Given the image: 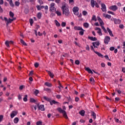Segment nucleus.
Wrapping results in <instances>:
<instances>
[{
  "instance_id": "nucleus-1",
  "label": "nucleus",
  "mask_w": 125,
  "mask_h": 125,
  "mask_svg": "<svg viewBox=\"0 0 125 125\" xmlns=\"http://www.w3.org/2000/svg\"><path fill=\"white\" fill-rule=\"evenodd\" d=\"M62 14H64L65 16H69L70 15V11L69 9L66 7L65 5H63L62 7Z\"/></svg>"
},
{
  "instance_id": "nucleus-10",
  "label": "nucleus",
  "mask_w": 125,
  "mask_h": 125,
  "mask_svg": "<svg viewBox=\"0 0 125 125\" xmlns=\"http://www.w3.org/2000/svg\"><path fill=\"white\" fill-rule=\"evenodd\" d=\"M74 30H76L77 31H83V29L81 26H75Z\"/></svg>"
},
{
  "instance_id": "nucleus-34",
  "label": "nucleus",
  "mask_w": 125,
  "mask_h": 125,
  "mask_svg": "<svg viewBox=\"0 0 125 125\" xmlns=\"http://www.w3.org/2000/svg\"><path fill=\"white\" fill-rule=\"evenodd\" d=\"M9 15L10 16V17H12V18H13V17H14V13H13V12L10 11L9 12Z\"/></svg>"
},
{
  "instance_id": "nucleus-19",
  "label": "nucleus",
  "mask_w": 125,
  "mask_h": 125,
  "mask_svg": "<svg viewBox=\"0 0 125 125\" xmlns=\"http://www.w3.org/2000/svg\"><path fill=\"white\" fill-rule=\"evenodd\" d=\"M95 5V1L94 0H91V6L92 7H94Z\"/></svg>"
},
{
  "instance_id": "nucleus-6",
  "label": "nucleus",
  "mask_w": 125,
  "mask_h": 125,
  "mask_svg": "<svg viewBox=\"0 0 125 125\" xmlns=\"http://www.w3.org/2000/svg\"><path fill=\"white\" fill-rule=\"evenodd\" d=\"M109 9L113 11H116V10H118V6L116 5L111 6L109 7Z\"/></svg>"
},
{
  "instance_id": "nucleus-4",
  "label": "nucleus",
  "mask_w": 125,
  "mask_h": 125,
  "mask_svg": "<svg viewBox=\"0 0 125 125\" xmlns=\"http://www.w3.org/2000/svg\"><path fill=\"white\" fill-rule=\"evenodd\" d=\"M101 10H102L103 12H106L107 11L106 8V5L104 3H101Z\"/></svg>"
},
{
  "instance_id": "nucleus-23",
  "label": "nucleus",
  "mask_w": 125,
  "mask_h": 125,
  "mask_svg": "<svg viewBox=\"0 0 125 125\" xmlns=\"http://www.w3.org/2000/svg\"><path fill=\"white\" fill-rule=\"evenodd\" d=\"M19 122V118L18 117H16L14 119V123L15 124H17Z\"/></svg>"
},
{
  "instance_id": "nucleus-24",
  "label": "nucleus",
  "mask_w": 125,
  "mask_h": 125,
  "mask_svg": "<svg viewBox=\"0 0 125 125\" xmlns=\"http://www.w3.org/2000/svg\"><path fill=\"white\" fill-rule=\"evenodd\" d=\"M78 11H79V7H74L73 8V12H78Z\"/></svg>"
},
{
  "instance_id": "nucleus-64",
  "label": "nucleus",
  "mask_w": 125,
  "mask_h": 125,
  "mask_svg": "<svg viewBox=\"0 0 125 125\" xmlns=\"http://www.w3.org/2000/svg\"><path fill=\"white\" fill-rule=\"evenodd\" d=\"M89 49H90L89 46H88V45H86V50H89Z\"/></svg>"
},
{
  "instance_id": "nucleus-2",
  "label": "nucleus",
  "mask_w": 125,
  "mask_h": 125,
  "mask_svg": "<svg viewBox=\"0 0 125 125\" xmlns=\"http://www.w3.org/2000/svg\"><path fill=\"white\" fill-rule=\"evenodd\" d=\"M57 110H58V112L59 113H61L62 114L63 116L65 119H68V116H67V113H66V111L65 110H63L62 108L61 107H59L57 108Z\"/></svg>"
},
{
  "instance_id": "nucleus-30",
  "label": "nucleus",
  "mask_w": 125,
  "mask_h": 125,
  "mask_svg": "<svg viewBox=\"0 0 125 125\" xmlns=\"http://www.w3.org/2000/svg\"><path fill=\"white\" fill-rule=\"evenodd\" d=\"M92 21H97V19H96V16L95 15H93L92 17Z\"/></svg>"
},
{
  "instance_id": "nucleus-27",
  "label": "nucleus",
  "mask_w": 125,
  "mask_h": 125,
  "mask_svg": "<svg viewBox=\"0 0 125 125\" xmlns=\"http://www.w3.org/2000/svg\"><path fill=\"white\" fill-rule=\"evenodd\" d=\"M83 26L85 28H88V27H89V24L87 22H85L83 23Z\"/></svg>"
},
{
  "instance_id": "nucleus-42",
  "label": "nucleus",
  "mask_w": 125,
  "mask_h": 125,
  "mask_svg": "<svg viewBox=\"0 0 125 125\" xmlns=\"http://www.w3.org/2000/svg\"><path fill=\"white\" fill-rule=\"evenodd\" d=\"M2 120H3V115H0V123H1V122H2Z\"/></svg>"
},
{
  "instance_id": "nucleus-14",
  "label": "nucleus",
  "mask_w": 125,
  "mask_h": 125,
  "mask_svg": "<svg viewBox=\"0 0 125 125\" xmlns=\"http://www.w3.org/2000/svg\"><path fill=\"white\" fill-rule=\"evenodd\" d=\"M122 21L119 19H114V23L115 24H120Z\"/></svg>"
},
{
  "instance_id": "nucleus-53",
  "label": "nucleus",
  "mask_w": 125,
  "mask_h": 125,
  "mask_svg": "<svg viewBox=\"0 0 125 125\" xmlns=\"http://www.w3.org/2000/svg\"><path fill=\"white\" fill-rule=\"evenodd\" d=\"M83 15H84V16H85V15H86V14H87V12H86L85 11H83Z\"/></svg>"
},
{
  "instance_id": "nucleus-5",
  "label": "nucleus",
  "mask_w": 125,
  "mask_h": 125,
  "mask_svg": "<svg viewBox=\"0 0 125 125\" xmlns=\"http://www.w3.org/2000/svg\"><path fill=\"white\" fill-rule=\"evenodd\" d=\"M14 43V42H13V41H6L5 42V45H6L7 47H10V46H9V43L10 44H13V43Z\"/></svg>"
},
{
  "instance_id": "nucleus-54",
  "label": "nucleus",
  "mask_w": 125,
  "mask_h": 125,
  "mask_svg": "<svg viewBox=\"0 0 125 125\" xmlns=\"http://www.w3.org/2000/svg\"><path fill=\"white\" fill-rule=\"evenodd\" d=\"M115 122H116V123H122V122H121L120 120H119V119L115 118Z\"/></svg>"
},
{
  "instance_id": "nucleus-41",
  "label": "nucleus",
  "mask_w": 125,
  "mask_h": 125,
  "mask_svg": "<svg viewBox=\"0 0 125 125\" xmlns=\"http://www.w3.org/2000/svg\"><path fill=\"white\" fill-rule=\"evenodd\" d=\"M15 4L16 5V6H19L20 4V2L19 1H16L15 2Z\"/></svg>"
},
{
  "instance_id": "nucleus-13",
  "label": "nucleus",
  "mask_w": 125,
  "mask_h": 125,
  "mask_svg": "<svg viewBox=\"0 0 125 125\" xmlns=\"http://www.w3.org/2000/svg\"><path fill=\"white\" fill-rule=\"evenodd\" d=\"M50 104V105H51V106H52L53 104H59V103L55 101V100H52V101H51Z\"/></svg>"
},
{
  "instance_id": "nucleus-40",
  "label": "nucleus",
  "mask_w": 125,
  "mask_h": 125,
  "mask_svg": "<svg viewBox=\"0 0 125 125\" xmlns=\"http://www.w3.org/2000/svg\"><path fill=\"white\" fill-rule=\"evenodd\" d=\"M29 22H30L31 26H33V23H34V21L33 20V19H30Z\"/></svg>"
},
{
  "instance_id": "nucleus-32",
  "label": "nucleus",
  "mask_w": 125,
  "mask_h": 125,
  "mask_svg": "<svg viewBox=\"0 0 125 125\" xmlns=\"http://www.w3.org/2000/svg\"><path fill=\"white\" fill-rule=\"evenodd\" d=\"M44 84L45 85H46V86H48L49 87H51V84H50V83L48 82L45 83Z\"/></svg>"
},
{
  "instance_id": "nucleus-25",
  "label": "nucleus",
  "mask_w": 125,
  "mask_h": 125,
  "mask_svg": "<svg viewBox=\"0 0 125 125\" xmlns=\"http://www.w3.org/2000/svg\"><path fill=\"white\" fill-rule=\"evenodd\" d=\"M20 41L21 43H22V44H23V45H25V46H27V43H26V42H25L23 40L21 39Z\"/></svg>"
},
{
  "instance_id": "nucleus-39",
  "label": "nucleus",
  "mask_w": 125,
  "mask_h": 125,
  "mask_svg": "<svg viewBox=\"0 0 125 125\" xmlns=\"http://www.w3.org/2000/svg\"><path fill=\"white\" fill-rule=\"evenodd\" d=\"M56 13L58 15V16H61V12L59 11H56Z\"/></svg>"
},
{
  "instance_id": "nucleus-20",
  "label": "nucleus",
  "mask_w": 125,
  "mask_h": 125,
  "mask_svg": "<svg viewBox=\"0 0 125 125\" xmlns=\"http://www.w3.org/2000/svg\"><path fill=\"white\" fill-rule=\"evenodd\" d=\"M50 11L56 12V8L54 7H50Z\"/></svg>"
},
{
  "instance_id": "nucleus-17",
  "label": "nucleus",
  "mask_w": 125,
  "mask_h": 125,
  "mask_svg": "<svg viewBox=\"0 0 125 125\" xmlns=\"http://www.w3.org/2000/svg\"><path fill=\"white\" fill-rule=\"evenodd\" d=\"M85 113V111L84 110H82L79 112L80 115L83 117L84 116V114Z\"/></svg>"
},
{
  "instance_id": "nucleus-9",
  "label": "nucleus",
  "mask_w": 125,
  "mask_h": 125,
  "mask_svg": "<svg viewBox=\"0 0 125 125\" xmlns=\"http://www.w3.org/2000/svg\"><path fill=\"white\" fill-rule=\"evenodd\" d=\"M38 109L41 111H45V108H44V105L43 104H41L40 106H38Z\"/></svg>"
},
{
  "instance_id": "nucleus-56",
  "label": "nucleus",
  "mask_w": 125,
  "mask_h": 125,
  "mask_svg": "<svg viewBox=\"0 0 125 125\" xmlns=\"http://www.w3.org/2000/svg\"><path fill=\"white\" fill-rule=\"evenodd\" d=\"M109 50H110L111 51H113V50H115L114 47H110L109 48Z\"/></svg>"
},
{
  "instance_id": "nucleus-26",
  "label": "nucleus",
  "mask_w": 125,
  "mask_h": 125,
  "mask_svg": "<svg viewBox=\"0 0 125 125\" xmlns=\"http://www.w3.org/2000/svg\"><path fill=\"white\" fill-rule=\"evenodd\" d=\"M91 115L93 117V119H94V120H95V119H96V114H95L94 112H92Z\"/></svg>"
},
{
  "instance_id": "nucleus-33",
  "label": "nucleus",
  "mask_w": 125,
  "mask_h": 125,
  "mask_svg": "<svg viewBox=\"0 0 125 125\" xmlns=\"http://www.w3.org/2000/svg\"><path fill=\"white\" fill-rule=\"evenodd\" d=\"M37 17L38 19H41V18H42V13H41V12L38 13Z\"/></svg>"
},
{
  "instance_id": "nucleus-35",
  "label": "nucleus",
  "mask_w": 125,
  "mask_h": 125,
  "mask_svg": "<svg viewBox=\"0 0 125 125\" xmlns=\"http://www.w3.org/2000/svg\"><path fill=\"white\" fill-rule=\"evenodd\" d=\"M28 97V95H25L24 96V97L23 98V101H24V102H27L28 99H27V98Z\"/></svg>"
},
{
  "instance_id": "nucleus-8",
  "label": "nucleus",
  "mask_w": 125,
  "mask_h": 125,
  "mask_svg": "<svg viewBox=\"0 0 125 125\" xmlns=\"http://www.w3.org/2000/svg\"><path fill=\"white\" fill-rule=\"evenodd\" d=\"M17 111H13L11 114V119H13V118H14V117H15V116H16V115H17Z\"/></svg>"
},
{
  "instance_id": "nucleus-21",
  "label": "nucleus",
  "mask_w": 125,
  "mask_h": 125,
  "mask_svg": "<svg viewBox=\"0 0 125 125\" xmlns=\"http://www.w3.org/2000/svg\"><path fill=\"white\" fill-rule=\"evenodd\" d=\"M9 3L12 7H14V4L13 3V2L12 1V0H10L9 1Z\"/></svg>"
},
{
  "instance_id": "nucleus-52",
  "label": "nucleus",
  "mask_w": 125,
  "mask_h": 125,
  "mask_svg": "<svg viewBox=\"0 0 125 125\" xmlns=\"http://www.w3.org/2000/svg\"><path fill=\"white\" fill-rule=\"evenodd\" d=\"M75 64H76V65H79L80 64V61L79 60L75 61Z\"/></svg>"
},
{
  "instance_id": "nucleus-12",
  "label": "nucleus",
  "mask_w": 125,
  "mask_h": 125,
  "mask_svg": "<svg viewBox=\"0 0 125 125\" xmlns=\"http://www.w3.org/2000/svg\"><path fill=\"white\" fill-rule=\"evenodd\" d=\"M88 39H89V40H90L91 41H92L93 42H95L97 41V38L96 37H88Z\"/></svg>"
},
{
  "instance_id": "nucleus-46",
  "label": "nucleus",
  "mask_w": 125,
  "mask_h": 125,
  "mask_svg": "<svg viewBox=\"0 0 125 125\" xmlns=\"http://www.w3.org/2000/svg\"><path fill=\"white\" fill-rule=\"evenodd\" d=\"M36 7H37L38 10H41L42 9V8H41V6H40L39 5H37L36 6Z\"/></svg>"
},
{
  "instance_id": "nucleus-48",
  "label": "nucleus",
  "mask_w": 125,
  "mask_h": 125,
  "mask_svg": "<svg viewBox=\"0 0 125 125\" xmlns=\"http://www.w3.org/2000/svg\"><path fill=\"white\" fill-rule=\"evenodd\" d=\"M38 2L40 3V5H42V4H43V2H42V0H38Z\"/></svg>"
},
{
  "instance_id": "nucleus-55",
  "label": "nucleus",
  "mask_w": 125,
  "mask_h": 125,
  "mask_svg": "<svg viewBox=\"0 0 125 125\" xmlns=\"http://www.w3.org/2000/svg\"><path fill=\"white\" fill-rule=\"evenodd\" d=\"M107 13H109V14H112V15H115V13L111 12L110 11H108Z\"/></svg>"
},
{
  "instance_id": "nucleus-50",
  "label": "nucleus",
  "mask_w": 125,
  "mask_h": 125,
  "mask_svg": "<svg viewBox=\"0 0 125 125\" xmlns=\"http://www.w3.org/2000/svg\"><path fill=\"white\" fill-rule=\"evenodd\" d=\"M99 22H100V24L101 26V25H104V22H103V21L101 20V21H99Z\"/></svg>"
},
{
  "instance_id": "nucleus-29",
  "label": "nucleus",
  "mask_w": 125,
  "mask_h": 125,
  "mask_svg": "<svg viewBox=\"0 0 125 125\" xmlns=\"http://www.w3.org/2000/svg\"><path fill=\"white\" fill-rule=\"evenodd\" d=\"M30 102L32 103H37V101H36V100H35L34 98H31L30 99Z\"/></svg>"
},
{
  "instance_id": "nucleus-7",
  "label": "nucleus",
  "mask_w": 125,
  "mask_h": 125,
  "mask_svg": "<svg viewBox=\"0 0 125 125\" xmlns=\"http://www.w3.org/2000/svg\"><path fill=\"white\" fill-rule=\"evenodd\" d=\"M4 21H5L6 22H7V23H8L9 24H10V23H12V21H13V20H12V19H10V18L7 19L6 18V17H4Z\"/></svg>"
},
{
  "instance_id": "nucleus-63",
  "label": "nucleus",
  "mask_w": 125,
  "mask_h": 125,
  "mask_svg": "<svg viewBox=\"0 0 125 125\" xmlns=\"http://www.w3.org/2000/svg\"><path fill=\"white\" fill-rule=\"evenodd\" d=\"M119 28H120V29H124V24H120L119 25Z\"/></svg>"
},
{
  "instance_id": "nucleus-45",
  "label": "nucleus",
  "mask_w": 125,
  "mask_h": 125,
  "mask_svg": "<svg viewBox=\"0 0 125 125\" xmlns=\"http://www.w3.org/2000/svg\"><path fill=\"white\" fill-rule=\"evenodd\" d=\"M42 124V121H38L36 123L37 125H41Z\"/></svg>"
},
{
  "instance_id": "nucleus-57",
  "label": "nucleus",
  "mask_w": 125,
  "mask_h": 125,
  "mask_svg": "<svg viewBox=\"0 0 125 125\" xmlns=\"http://www.w3.org/2000/svg\"><path fill=\"white\" fill-rule=\"evenodd\" d=\"M39 90H37V89H36L35 92H34L36 95H37V94H39Z\"/></svg>"
},
{
  "instance_id": "nucleus-22",
  "label": "nucleus",
  "mask_w": 125,
  "mask_h": 125,
  "mask_svg": "<svg viewBox=\"0 0 125 125\" xmlns=\"http://www.w3.org/2000/svg\"><path fill=\"white\" fill-rule=\"evenodd\" d=\"M95 53H96V54H97V55H98L99 57H101V58H103V55L101 54V53L97 51L95 52Z\"/></svg>"
},
{
  "instance_id": "nucleus-44",
  "label": "nucleus",
  "mask_w": 125,
  "mask_h": 125,
  "mask_svg": "<svg viewBox=\"0 0 125 125\" xmlns=\"http://www.w3.org/2000/svg\"><path fill=\"white\" fill-rule=\"evenodd\" d=\"M111 15L107 14L105 16V18H108V19H111Z\"/></svg>"
},
{
  "instance_id": "nucleus-15",
  "label": "nucleus",
  "mask_w": 125,
  "mask_h": 125,
  "mask_svg": "<svg viewBox=\"0 0 125 125\" xmlns=\"http://www.w3.org/2000/svg\"><path fill=\"white\" fill-rule=\"evenodd\" d=\"M46 72H47L48 75L52 79L53 78V77H54V75L53 74V73H51V72L48 70H46Z\"/></svg>"
},
{
  "instance_id": "nucleus-51",
  "label": "nucleus",
  "mask_w": 125,
  "mask_h": 125,
  "mask_svg": "<svg viewBox=\"0 0 125 125\" xmlns=\"http://www.w3.org/2000/svg\"><path fill=\"white\" fill-rule=\"evenodd\" d=\"M90 48L91 49V50H92L93 51H94V52L95 53V52H96V51H95V50L94 49V48H93V46H90Z\"/></svg>"
},
{
  "instance_id": "nucleus-60",
  "label": "nucleus",
  "mask_w": 125,
  "mask_h": 125,
  "mask_svg": "<svg viewBox=\"0 0 125 125\" xmlns=\"http://www.w3.org/2000/svg\"><path fill=\"white\" fill-rule=\"evenodd\" d=\"M79 97H76L75 98V101L76 102H79Z\"/></svg>"
},
{
  "instance_id": "nucleus-16",
  "label": "nucleus",
  "mask_w": 125,
  "mask_h": 125,
  "mask_svg": "<svg viewBox=\"0 0 125 125\" xmlns=\"http://www.w3.org/2000/svg\"><path fill=\"white\" fill-rule=\"evenodd\" d=\"M43 98V99H44V100H46V101H48V102H50V103L51 102V99L48 98L46 96H44Z\"/></svg>"
},
{
  "instance_id": "nucleus-59",
  "label": "nucleus",
  "mask_w": 125,
  "mask_h": 125,
  "mask_svg": "<svg viewBox=\"0 0 125 125\" xmlns=\"http://www.w3.org/2000/svg\"><path fill=\"white\" fill-rule=\"evenodd\" d=\"M55 5V3H52L50 4V7H54V6Z\"/></svg>"
},
{
  "instance_id": "nucleus-18",
  "label": "nucleus",
  "mask_w": 125,
  "mask_h": 125,
  "mask_svg": "<svg viewBox=\"0 0 125 125\" xmlns=\"http://www.w3.org/2000/svg\"><path fill=\"white\" fill-rule=\"evenodd\" d=\"M92 43L93 44V46H95V44L96 45H97V46H99V45H100V43L99 42H94Z\"/></svg>"
},
{
  "instance_id": "nucleus-43",
  "label": "nucleus",
  "mask_w": 125,
  "mask_h": 125,
  "mask_svg": "<svg viewBox=\"0 0 125 125\" xmlns=\"http://www.w3.org/2000/svg\"><path fill=\"white\" fill-rule=\"evenodd\" d=\"M39 65H40V64H39V63H38V62H36L34 64V66H35V68H38V67H39Z\"/></svg>"
},
{
  "instance_id": "nucleus-28",
  "label": "nucleus",
  "mask_w": 125,
  "mask_h": 125,
  "mask_svg": "<svg viewBox=\"0 0 125 125\" xmlns=\"http://www.w3.org/2000/svg\"><path fill=\"white\" fill-rule=\"evenodd\" d=\"M98 34H99V36H102V31L101 30V28H100L99 30L97 31Z\"/></svg>"
},
{
  "instance_id": "nucleus-11",
  "label": "nucleus",
  "mask_w": 125,
  "mask_h": 125,
  "mask_svg": "<svg viewBox=\"0 0 125 125\" xmlns=\"http://www.w3.org/2000/svg\"><path fill=\"white\" fill-rule=\"evenodd\" d=\"M85 70L86 71H87V72H88V73H89V74H91V75H92V74H93V72H92L91 69H90V68H89V67H85Z\"/></svg>"
},
{
  "instance_id": "nucleus-38",
  "label": "nucleus",
  "mask_w": 125,
  "mask_h": 125,
  "mask_svg": "<svg viewBox=\"0 0 125 125\" xmlns=\"http://www.w3.org/2000/svg\"><path fill=\"white\" fill-rule=\"evenodd\" d=\"M84 32V30L83 29V30H81L79 32V35L81 36H83V33Z\"/></svg>"
},
{
  "instance_id": "nucleus-61",
  "label": "nucleus",
  "mask_w": 125,
  "mask_h": 125,
  "mask_svg": "<svg viewBox=\"0 0 125 125\" xmlns=\"http://www.w3.org/2000/svg\"><path fill=\"white\" fill-rule=\"evenodd\" d=\"M95 5L96 7H97V8H98L99 7V5H98V3H97V2H95Z\"/></svg>"
},
{
  "instance_id": "nucleus-62",
  "label": "nucleus",
  "mask_w": 125,
  "mask_h": 125,
  "mask_svg": "<svg viewBox=\"0 0 125 125\" xmlns=\"http://www.w3.org/2000/svg\"><path fill=\"white\" fill-rule=\"evenodd\" d=\"M74 14H75V15L78 16L79 15V11L78 12H73Z\"/></svg>"
},
{
  "instance_id": "nucleus-58",
  "label": "nucleus",
  "mask_w": 125,
  "mask_h": 125,
  "mask_svg": "<svg viewBox=\"0 0 125 125\" xmlns=\"http://www.w3.org/2000/svg\"><path fill=\"white\" fill-rule=\"evenodd\" d=\"M55 16V13H51L50 15V17L52 18L53 17Z\"/></svg>"
},
{
  "instance_id": "nucleus-31",
  "label": "nucleus",
  "mask_w": 125,
  "mask_h": 125,
  "mask_svg": "<svg viewBox=\"0 0 125 125\" xmlns=\"http://www.w3.org/2000/svg\"><path fill=\"white\" fill-rule=\"evenodd\" d=\"M55 22L56 23V25L57 26V27H60V23H59L57 20H55Z\"/></svg>"
},
{
  "instance_id": "nucleus-3",
  "label": "nucleus",
  "mask_w": 125,
  "mask_h": 125,
  "mask_svg": "<svg viewBox=\"0 0 125 125\" xmlns=\"http://www.w3.org/2000/svg\"><path fill=\"white\" fill-rule=\"evenodd\" d=\"M111 39L109 36H105L104 39V43L105 44H108L109 43V42H110Z\"/></svg>"
},
{
  "instance_id": "nucleus-49",
  "label": "nucleus",
  "mask_w": 125,
  "mask_h": 125,
  "mask_svg": "<svg viewBox=\"0 0 125 125\" xmlns=\"http://www.w3.org/2000/svg\"><path fill=\"white\" fill-rule=\"evenodd\" d=\"M62 27H66V22H62Z\"/></svg>"
},
{
  "instance_id": "nucleus-47",
  "label": "nucleus",
  "mask_w": 125,
  "mask_h": 125,
  "mask_svg": "<svg viewBox=\"0 0 125 125\" xmlns=\"http://www.w3.org/2000/svg\"><path fill=\"white\" fill-rule=\"evenodd\" d=\"M34 74V71L32 70L30 72L29 76H32Z\"/></svg>"
},
{
  "instance_id": "nucleus-37",
  "label": "nucleus",
  "mask_w": 125,
  "mask_h": 125,
  "mask_svg": "<svg viewBox=\"0 0 125 125\" xmlns=\"http://www.w3.org/2000/svg\"><path fill=\"white\" fill-rule=\"evenodd\" d=\"M89 81L92 82V84H94V82H95L94 81V79L93 78H91L89 79Z\"/></svg>"
},
{
  "instance_id": "nucleus-36",
  "label": "nucleus",
  "mask_w": 125,
  "mask_h": 125,
  "mask_svg": "<svg viewBox=\"0 0 125 125\" xmlns=\"http://www.w3.org/2000/svg\"><path fill=\"white\" fill-rule=\"evenodd\" d=\"M29 8H25L24 9V13L25 14H28L29 13Z\"/></svg>"
}]
</instances>
